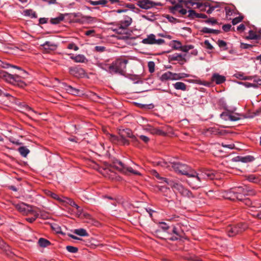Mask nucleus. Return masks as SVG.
Returning <instances> with one entry per match:
<instances>
[{
    "instance_id": "obj_1",
    "label": "nucleus",
    "mask_w": 261,
    "mask_h": 261,
    "mask_svg": "<svg viewBox=\"0 0 261 261\" xmlns=\"http://www.w3.org/2000/svg\"><path fill=\"white\" fill-rule=\"evenodd\" d=\"M172 168L176 172L185 175L189 177L187 182L193 189L201 187V183L207 179H213L215 177V173L210 170L204 169L197 172L187 165L179 163H171Z\"/></svg>"
},
{
    "instance_id": "obj_2",
    "label": "nucleus",
    "mask_w": 261,
    "mask_h": 261,
    "mask_svg": "<svg viewBox=\"0 0 261 261\" xmlns=\"http://www.w3.org/2000/svg\"><path fill=\"white\" fill-rule=\"evenodd\" d=\"M179 4L170 8L172 13L174 14L179 13L182 15L186 14L187 11L182 8L184 5L188 9H190L192 7H194V8H200L202 6L201 3L195 2L193 0H179Z\"/></svg>"
},
{
    "instance_id": "obj_3",
    "label": "nucleus",
    "mask_w": 261,
    "mask_h": 261,
    "mask_svg": "<svg viewBox=\"0 0 261 261\" xmlns=\"http://www.w3.org/2000/svg\"><path fill=\"white\" fill-rule=\"evenodd\" d=\"M128 60L123 58L117 59L111 64L106 65L102 68L111 73H119L122 74L125 72Z\"/></svg>"
},
{
    "instance_id": "obj_4",
    "label": "nucleus",
    "mask_w": 261,
    "mask_h": 261,
    "mask_svg": "<svg viewBox=\"0 0 261 261\" xmlns=\"http://www.w3.org/2000/svg\"><path fill=\"white\" fill-rule=\"evenodd\" d=\"M166 183L172 188L177 191L183 197L189 199L195 198V196L188 189L185 188L181 184L176 182L172 180L165 179Z\"/></svg>"
},
{
    "instance_id": "obj_5",
    "label": "nucleus",
    "mask_w": 261,
    "mask_h": 261,
    "mask_svg": "<svg viewBox=\"0 0 261 261\" xmlns=\"http://www.w3.org/2000/svg\"><path fill=\"white\" fill-rule=\"evenodd\" d=\"M20 76L17 74H9L5 71H0V77L13 85L23 87L25 86V84L21 81Z\"/></svg>"
},
{
    "instance_id": "obj_6",
    "label": "nucleus",
    "mask_w": 261,
    "mask_h": 261,
    "mask_svg": "<svg viewBox=\"0 0 261 261\" xmlns=\"http://www.w3.org/2000/svg\"><path fill=\"white\" fill-rule=\"evenodd\" d=\"M20 76L17 74H9L5 71H0V77L13 85L23 87L25 86V84L21 81Z\"/></svg>"
},
{
    "instance_id": "obj_7",
    "label": "nucleus",
    "mask_w": 261,
    "mask_h": 261,
    "mask_svg": "<svg viewBox=\"0 0 261 261\" xmlns=\"http://www.w3.org/2000/svg\"><path fill=\"white\" fill-rule=\"evenodd\" d=\"M242 191L243 188L242 187L235 188L228 191L223 192L222 196L225 199L230 200L242 201L244 199L243 194H242L241 193Z\"/></svg>"
},
{
    "instance_id": "obj_8",
    "label": "nucleus",
    "mask_w": 261,
    "mask_h": 261,
    "mask_svg": "<svg viewBox=\"0 0 261 261\" xmlns=\"http://www.w3.org/2000/svg\"><path fill=\"white\" fill-rule=\"evenodd\" d=\"M247 228L245 223H239L236 225H230L227 228V233L229 237H234L245 231Z\"/></svg>"
},
{
    "instance_id": "obj_9",
    "label": "nucleus",
    "mask_w": 261,
    "mask_h": 261,
    "mask_svg": "<svg viewBox=\"0 0 261 261\" xmlns=\"http://www.w3.org/2000/svg\"><path fill=\"white\" fill-rule=\"evenodd\" d=\"M132 23V18L128 15H123L118 23L119 27L118 29V33H122V31L126 30Z\"/></svg>"
},
{
    "instance_id": "obj_10",
    "label": "nucleus",
    "mask_w": 261,
    "mask_h": 261,
    "mask_svg": "<svg viewBox=\"0 0 261 261\" xmlns=\"http://www.w3.org/2000/svg\"><path fill=\"white\" fill-rule=\"evenodd\" d=\"M15 207L24 215H30L35 210L31 205L25 204L23 202L14 204Z\"/></svg>"
},
{
    "instance_id": "obj_11",
    "label": "nucleus",
    "mask_w": 261,
    "mask_h": 261,
    "mask_svg": "<svg viewBox=\"0 0 261 261\" xmlns=\"http://www.w3.org/2000/svg\"><path fill=\"white\" fill-rule=\"evenodd\" d=\"M142 42L145 44H158L161 45L165 43L164 40L162 39H156L154 34H150L147 38L142 40Z\"/></svg>"
},
{
    "instance_id": "obj_12",
    "label": "nucleus",
    "mask_w": 261,
    "mask_h": 261,
    "mask_svg": "<svg viewBox=\"0 0 261 261\" xmlns=\"http://www.w3.org/2000/svg\"><path fill=\"white\" fill-rule=\"evenodd\" d=\"M161 3H155L150 0H143L138 2V6L143 9H148L155 6H161Z\"/></svg>"
},
{
    "instance_id": "obj_13",
    "label": "nucleus",
    "mask_w": 261,
    "mask_h": 261,
    "mask_svg": "<svg viewBox=\"0 0 261 261\" xmlns=\"http://www.w3.org/2000/svg\"><path fill=\"white\" fill-rule=\"evenodd\" d=\"M253 80L252 83L250 82H242L240 84L245 86L247 88L253 87L254 88H257L259 86H261V79L258 78L256 76H252Z\"/></svg>"
},
{
    "instance_id": "obj_14",
    "label": "nucleus",
    "mask_w": 261,
    "mask_h": 261,
    "mask_svg": "<svg viewBox=\"0 0 261 261\" xmlns=\"http://www.w3.org/2000/svg\"><path fill=\"white\" fill-rule=\"evenodd\" d=\"M72 15L74 18V22L80 23H84L92 19L91 17L83 15L80 13H74Z\"/></svg>"
},
{
    "instance_id": "obj_15",
    "label": "nucleus",
    "mask_w": 261,
    "mask_h": 261,
    "mask_svg": "<svg viewBox=\"0 0 261 261\" xmlns=\"http://www.w3.org/2000/svg\"><path fill=\"white\" fill-rule=\"evenodd\" d=\"M119 135L122 137H128L132 139L133 141H136V137L133 135L132 130L129 128H126L120 131Z\"/></svg>"
},
{
    "instance_id": "obj_16",
    "label": "nucleus",
    "mask_w": 261,
    "mask_h": 261,
    "mask_svg": "<svg viewBox=\"0 0 261 261\" xmlns=\"http://www.w3.org/2000/svg\"><path fill=\"white\" fill-rule=\"evenodd\" d=\"M117 165L120 166L118 167V168H120L121 170H123L124 171H128L135 175H140L139 172L134 170L132 167L125 166V165L121 162H118Z\"/></svg>"
},
{
    "instance_id": "obj_17",
    "label": "nucleus",
    "mask_w": 261,
    "mask_h": 261,
    "mask_svg": "<svg viewBox=\"0 0 261 261\" xmlns=\"http://www.w3.org/2000/svg\"><path fill=\"white\" fill-rule=\"evenodd\" d=\"M170 60L171 61H177L180 65H183L187 62L185 57L179 54H175L171 55L170 57Z\"/></svg>"
},
{
    "instance_id": "obj_18",
    "label": "nucleus",
    "mask_w": 261,
    "mask_h": 261,
    "mask_svg": "<svg viewBox=\"0 0 261 261\" xmlns=\"http://www.w3.org/2000/svg\"><path fill=\"white\" fill-rule=\"evenodd\" d=\"M211 80L215 82L216 84L219 85L224 83L226 81V78L224 76L215 73L212 75Z\"/></svg>"
},
{
    "instance_id": "obj_19",
    "label": "nucleus",
    "mask_w": 261,
    "mask_h": 261,
    "mask_svg": "<svg viewBox=\"0 0 261 261\" xmlns=\"http://www.w3.org/2000/svg\"><path fill=\"white\" fill-rule=\"evenodd\" d=\"M206 132L210 134L214 135H222L224 134L225 130L220 129L219 127L214 126L211 127L207 129Z\"/></svg>"
},
{
    "instance_id": "obj_20",
    "label": "nucleus",
    "mask_w": 261,
    "mask_h": 261,
    "mask_svg": "<svg viewBox=\"0 0 261 261\" xmlns=\"http://www.w3.org/2000/svg\"><path fill=\"white\" fill-rule=\"evenodd\" d=\"M221 116L223 118H224L226 120L229 119L231 121H237L240 119V115L238 114L233 115V114L223 113L221 115Z\"/></svg>"
},
{
    "instance_id": "obj_21",
    "label": "nucleus",
    "mask_w": 261,
    "mask_h": 261,
    "mask_svg": "<svg viewBox=\"0 0 261 261\" xmlns=\"http://www.w3.org/2000/svg\"><path fill=\"white\" fill-rule=\"evenodd\" d=\"M64 89L67 93L74 95H77L80 92L79 89L73 88L69 85H64Z\"/></svg>"
},
{
    "instance_id": "obj_22",
    "label": "nucleus",
    "mask_w": 261,
    "mask_h": 261,
    "mask_svg": "<svg viewBox=\"0 0 261 261\" xmlns=\"http://www.w3.org/2000/svg\"><path fill=\"white\" fill-rule=\"evenodd\" d=\"M190 75L186 73H173L172 72V81L179 80L183 78L188 77Z\"/></svg>"
},
{
    "instance_id": "obj_23",
    "label": "nucleus",
    "mask_w": 261,
    "mask_h": 261,
    "mask_svg": "<svg viewBox=\"0 0 261 261\" xmlns=\"http://www.w3.org/2000/svg\"><path fill=\"white\" fill-rule=\"evenodd\" d=\"M245 178L249 181L253 182L255 184H258L260 181L259 176L258 175H254V174H249V175H245Z\"/></svg>"
},
{
    "instance_id": "obj_24",
    "label": "nucleus",
    "mask_w": 261,
    "mask_h": 261,
    "mask_svg": "<svg viewBox=\"0 0 261 261\" xmlns=\"http://www.w3.org/2000/svg\"><path fill=\"white\" fill-rule=\"evenodd\" d=\"M70 59L76 63H85L87 61L84 55L80 54L75 56H71Z\"/></svg>"
},
{
    "instance_id": "obj_25",
    "label": "nucleus",
    "mask_w": 261,
    "mask_h": 261,
    "mask_svg": "<svg viewBox=\"0 0 261 261\" xmlns=\"http://www.w3.org/2000/svg\"><path fill=\"white\" fill-rule=\"evenodd\" d=\"M42 46L47 52L50 50H54L57 48V46L55 44L49 41L45 42Z\"/></svg>"
},
{
    "instance_id": "obj_26",
    "label": "nucleus",
    "mask_w": 261,
    "mask_h": 261,
    "mask_svg": "<svg viewBox=\"0 0 261 261\" xmlns=\"http://www.w3.org/2000/svg\"><path fill=\"white\" fill-rule=\"evenodd\" d=\"M160 80L163 82L172 81V72L167 71L163 73L160 76Z\"/></svg>"
},
{
    "instance_id": "obj_27",
    "label": "nucleus",
    "mask_w": 261,
    "mask_h": 261,
    "mask_svg": "<svg viewBox=\"0 0 261 261\" xmlns=\"http://www.w3.org/2000/svg\"><path fill=\"white\" fill-rule=\"evenodd\" d=\"M173 85L176 90H180L183 91L187 90V85L183 82H177Z\"/></svg>"
},
{
    "instance_id": "obj_28",
    "label": "nucleus",
    "mask_w": 261,
    "mask_h": 261,
    "mask_svg": "<svg viewBox=\"0 0 261 261\" xmlns=\"http://www.w3.org/2000/svg\"><path fill=\"white\" fill-rule=\"evenodd\" d=\"M236 78L241 80H251L252 77L251 76H245L244 73L241 72H238L233 75Z\"/></svg>"
},
{
    "instance_id": "obj_29",
    "label": "nucleus",
    "mask_w": 261,
    "mask_h": 261,
    "mask_svg": "<svg viewBox=\"0 0 261 261\" xmlns=\"http://www.w3.org/2000/svg\"><path fill=\"white\" fill-rule=\"evenodd\" d=\"M108 1L107 0H99L96 1L89 0L88 1V3L93 6H96L99 5L105 6L108 3Z\"/></svg>"
},
{
    "instance_id": "obj_30",
    "label": "nucleus",
    "mask_w": 261,
    "mask_h": 261,
    "mask_svg": "<svg viewBox=\"0 0 261 261\" xmlns=\"http://www.w3.org/2000/svg\"><path fill=\"white\" fill-rule=\"evenodd\" d=\"M38 244L42 247H46L50 245V242L44 238H40L38 240Z\"/></svg>"
},
{
    "instance_id": "obj_31",
    "label": "nucleus",
    "mask_w": 261,
    "mask_h": 261,
    "mask_svg": "<svg viewBox=\"0 0 261 261\" xmlns=\"http://www.w3.org/2000/svg\"><path fill=\"white\" fill-rule=\"evenodd\" d=\"M170 46L176 49L181 50L182 45L180 41L177 40H173L170 43Z\"/></svg>"
},
{
    "instance_id": "obj_32",
    "label": "nucleus",
    "mask_w": 261,
    "mask_h": 261,
    "mask_svg": "<svg viewBox=\"0 0 261 261\" xmlns=\"http://www.w3.org/2000/svg\"><path fill=\"white\" fill-rule=\"evenodd\" d=\"M102 174L106 177L113 179L115 175V173L108 169H104Z\"/></svg>"
},
{
    "instance_id": "obj_33",
    "label": "nucleus",
    "mask_w": 261,
    "mask_h": 261,
    "mask_svg": "<svg viewBox=\"0 0 261 261\" xmlns=\"http://www.w3.org/2000/svg\"><path fill=\"white\" fill-rule=\"evenodd\" d=\"M74 233L77 235L83 237L88 236V233H87V231L83 228L75 229Z\"/></svg>"
},
{
    "instance_id": "obj_34",
    "label": "nucleus",
    "mask_w": 261,
    "mask_h": 261,
    "mask_svg": "<svg viewBox=\"0 0 261 261\" xmlns=\"http://www.w3.org/2000/svg\"><path fill=\"white\" fill-rule=\"evenodd\" d=\"M242 194H243V197L245 195H255V192L252 189H248L247 188H243V191L241 192Z\"/></svg>"
},
{
    "instance_id": "obj_35",
    "label": "nucleus",
    "mask_w": 261,
    "mask_h": 261,
    "mask_svg": "<svg viewBox=\"0 0 261 261\" xmlns=\"http://www.w3.org/2000/svg\"><path fill=\"white\" fill-rule=\"evenodd\" d=\"M18 151L22 156L25 157L29 153L30 150L26 147L22 146L18 148Z\"/></svg>"
},
{
    "instance_id": "obj_36",
    "label": "nucleus",
    "mask_w": 261,
    "mask_h": 261,
    "mask_svg": "<svg viewBox=\"0 0 261 261\" xmlns=\"http://www.w3.org/2000/svg\"><path fill=\"white\" fill-rule=\"evenodd\" d=\"M202 32L204 33H208V34H218L220 33V31L217 30H214L209 29L208 28L204 27L202 29Z\"/></svg>"
},
{
    "instance_id": "obj_37",
    "label": "nucleus",
    "mask_w": 261,
    "mask_h": 261,
    "mask_svg": "<svg viewBox=\"0 0 261 261\" xmlns=\"http://www.w3.org/2000/svg\"><path fill=\"white\" fill-rule=\"evenodd\" d=\"M64 17L62 15H61L57 17L51 18L50 19V22L53 24H57L59 23L61 21H62L64 19Z\"/></svg>"
},
{
    "instance_id": "obj_38",
    "label": "nucleus",
    "mask_w": 261,
    "mask_h": 261,
    "mask_svg": "<svg viewBox=\"0 0 261 261\" xmlns=\"http://www.w3.org/2000/svg\"><path fill=\"white\" fill-rule=\"evenodd\" d=\"M46 194L48 196H50L51 197V198H53V199H56L58 201H59L60 202V200H61V197H60L57 194H56V193H53L51 191H47L46 192H45Z\"/></svg>"
},
{
    "instance_id": "obj_39",
    "label": "nucleus",
    "mask_w": 261,
    "mask_h": 261,
    "mask_svg": "<svg viewBox=\"0 0 261 261\" xmlns=\"http://www.w3.org/2000/svg\"><path fill=\"white\" fill-rule=\"evenodd\" d=\"M33 215V217L27 218V220L30 223L33 222L39 216V214L35 210L30 214Z\"/></svg>"
},
{
    "instance_id": "obj_40",
    "label": "nucleus",
    "mask_w": 261,
    "mask_h": 261,
    "mask_svg": "<svg viewBox=\"0 0 261 261\" xmlns=\"http://www.w3.org/2000/svg\"><path fill=\"white\" fill-rule=\"evenodd\" d=\"M24 14L25 16H31L32 18H36V13L32 10H26L24 11Z\"/></svg>"
},
{
    "instance_id": "obj_41",
    "label": "nucleus",
    "mask_w": 261,
    "mask_h": 261,
    "mask_svg": "<svg viewBox=\"0 0 261 261\" xmlns=\"http://www.w3.org/2000/svg\"><path fill=\"white\" fill-rule=\"evenodd\" d=\"M259 37V35H257L254 31L250 30L249 32V36L247 38L250 39H257Z\"/></svg>"
},
{
    "instance_id": "obj_42",
    "label": "nucleus",
    "mask_w": 261,
    "mask_h": 261,
    "mask_svg": "<svg viewBox=\"0 0 261 261\" xmlns=\"http://www.w3.org/2000/svg\"><path fill=\"white\" fill-rule=\"evenodd\" d=\"M171 162H167L165 161H161L159 162V164L163 167H165L167 168H169L171 169L172 168V165L171 164Z\"/></svg>"
},
{
    "instance_id": "obj_43",
    "label": "nucleus",
    "mask_w": 261,
    "mask_h": 261,
    "mask_svg": "<svg viewBox=\"0 0 261 261\" xmlns=\"http://www.w3.org/2000/svg\"><path fill=\"white\" fill-rule=\"evenodd\" d=\"M153 135L165 136L166 133L158 127H155Z\"/></svg>"
},
{
    "instance_id": "obj_44",
    "label": "nucleus",
    "mask_w": 261,
    "mask_h": 261,
    "mask_svg": "<svg viewBox=\"0 0 261 261\" xmlns=\"http://www.w3.org/2000/svg\"><path fill=\"white\" fill-rule=\"evenodd\" d=\"M254 158L250 155H248L245 157H242L241 161L244 163L250 162L254 160Z\"/></svg>"
},
{
    "instance_id": "obj_45",
    "label": "nucleus",
    "mask_w": 261,
    "mask_h": 261,
    "mask_svg": "<svg viewBox=\"0 0 261 261\" xmlns=\"http://www.w3.org/2000/svg\"><path fill=\"white\" fill-rule=\"evenodd\" d=\"M109 137V139L110 140V141H112L113 143H119V137H117L115 135L110 134Z\"/></svg>"
},
{
    "instance_id": "obj_46",
    "label": "nucleus",
    "mask_w": 261,
    "mask_h": 261,
    "mask_svg": "<svg viewBox=\"0 0 261 261\" xmlns=\"http://www.w3.org/2000/svg\"><path fill=\"white\" fill-rule=\"evenodd\" d=\"M197 13L194 10H189L188 11V17L191 19H194L197 18Z\"/></svg>"
},
{
    "instance_id": "obj_47",
    "label": "nucleus",
    "mask_w": 261,
    "mask_h": 261,
    "mask_svg": "<svg viewBox=\"0 0 261 261\" xmlns=\"http://www.w3.org/2000/svg\"><path fill=\"white\" fill-rule=\"evenodd\" d=\"M148 70L150 73L154 71L155 64L153 61H150L148 63Z\"/></svg>"
},
{
    "instance_id": "obj_48",
    "label": "nucleus",
    "mask_w": 261,
    "mask_h": 261,
    "mask_svg": "<svg viewBox=\"0 0 261 261\" xmlns=\"http://www.w3.org/2000/svg\"><path fill=\"white\" fill-rule=\"evenodd\" d=\"M194 48V46L192 45H187L182 46L181 49L180 50L187 53L189 50L192 49Z\"/></svg>"
},
{
    "instance_id": "obj_49",
    "label": "nucleus",
    "mask_w": 261,
    "mask_h": 261,
    "mask_svg": "<svg viewBox=\"0 0 261 261\" xmlns=\"http://www.w3.org/2000/svg\"><path fill=\"white\" fill-rule=\"evenodd\" d=\"M0 66H1L3 68H8L9 67H12L15 68L19 69H20L19 67H18L16 66L11 65L9 64H7V63H4L2 62L1 61H0Z\"/></svg>"
},
{
    "instance_id": "obj_50",
    "label": "nucleus",
    "mask_w": 261,
    "mask_h": 261,
    "mask_svg": "<svg viewBox=\"0 0 261 261\" xmlns=\"http://www.w3.org/2000/svg\"><path fill=\"white\" fill-rule=\"evenodd\" d=\"M60 199L61 200H60V202L67 203L69 205H70L71 202L73 201V200L67 197H62V198H61Z\"/></svg>"
},
{
    "instance_id": "obj_51",
    "label": "nucleus",
    "mask_w": 261,
    "mask_h": 261,
    "mask_svg": "<svg viewBox=\"0 0 261 261\" xmlns=\"http://www.w3.org/2000/svg\"><path fill=\"white\" fill-rule=\"evenodd\" d=\"M151 173L155 177H156L157 178L159 179H161L162 180H163L165 182H166L165 181V179L166 180H169L168 179L166 178H164V177H162L160 176L159 174L155 171V170H152L151 171Z\"/></svg>"
},
{
    "instance_id": "obj_52",
    "label": "nucleus",
    "mask_w": 261,
    "mask_h": 261,
    "mask_svg": "<svg viewBox=\"0 0 261 261\" xmlns=\"http://www.w3.org/2000/svg\"><path fill=\"white\" fill-rule=\"evenodd\" d=\"M243 19V17L242 16H239L238 17H237L234 18H233L232 20V23L233 25H236L238 24V23L242 21V20Z\"/></svg>"
},
{
    "instance_id": "obj_53",
    "label": "nucleus",
    "mask_w": 261,
    "mask_h": 261,
    "mask_svg": "<svg viewBox=\"0 0 261 261\" xmlns=\"http://www.w3.org/2000/svg\"><path fill=\"white\" fill-rule=\"evenodd\" d=\"M66 249L71 253H76L78 251L77 248L71 246H67Z\"/></svg>"
},
{
    "instance_id": "obj_54",
    "label": "nucleus",
    "mask_w": 261,
    "mask_h": 261,
    "mask_svg": "<svg viewBox=\"0 0 261 261\" xmlns=\"http://www.w3.org/2000/svg\"><path fill=\"white\" fill-rule=\"evenodd\" d=\"M119 141V144H121L123 145H128L129 144L128 141L125 137H120V136Z\"/></svg>"
},
{
    "instance_id": "obj_55",
    "label": "nucleus",
    "mask_w": 261,
    "mask_h": 261,
    "mask_svg": "<svg viewBox=\"0 0 261 261\" xmlns=\"http://www.w3.org/2000/svg\"><path fill=\"white\" fill-rule=\"evenodd\" d=\"M67 48L69 49H73L75 51L79 49V47L76 45L74 43H69L67 46Z\"/></svg>"
},
{
    "instance_id": "obj_56",
    "label": "nucleus",
    "mask_w": 261,
    "mask_h": 261,
    "mask_svg": "<svg viewBox=\"0 0 261 261\" xmlns=\"http://www.w3.org/2000/svg\"><path fill=\"white\" fill-rule=\"evenodd\" d=\"M225 12L226 17H228V16H231L232 15L233 13V10H232L230 8L226 7Z\"/></svg>"
},
{
    "instance_id": "obj_57",
    "label": "nucleus",
    "mask_w": 261,
    "mask_h": 261,
    "mask_svg": "<svg viewBox=\"0 0 261 261\" xmlns=\"http://www.w3.org/2000/svg\"><path fill=\"white\" fill-rule=\"evenodd\" d=\"M231 25L230 24H224L222 26V29L225 32L229 31L231 29Z\"/></svg>"
},
{
    "instance_id": "obj_58",
    "label": "nucleus",
    "mask_w": 261,
    "mask_h": 261,
    "mask_svg": "<svg viewBox=\"0 0 261 261\" xmlns=\"http://www.w3.org/2000/svg\"><path fill=\"white\" fill-rule=\"evenodd\" d=\"M217 43L220 47H225L227 45L226 42L222 40H219Z\"/></svg>"
},
{
    "instance_id": "obj_59",
    "label": "nucleus",
    "mask_w": 261,
    "mask_h": 261,
    "mask_svg": "<svg viewBox=\"0 0 261 261\" xmlns=\"http://www.w3.org/2000/svg\"><path fill=\"white\" fill-rule=\"evenodd\" d=\"M106 48L102 46H96L95 47V50L97 52H103L105 50Z\"/></svg>"
},
{
    "instance_id": "obj_60",
    "label": "nucleus",
    "mask_w": 261,
    "mask_h": 261,
    "mask_svg": "<svg viewBox=\"0 0 261 261\" xmlns=\"http://www.w3.org/2000/svg\"><path fill=\"white\" fill-rule=\"evenodd\" d=\"M172 232L176 235L178 236H181V233L180 232V230L178 229L176 227H173L172 229Z\"/></svg>"
},
{
    "instance_id": "obj_61",
    "label": "nucleus",
    "mask_w": 261,
    "mask_h": 261,
    "mask_svg": "<svg viewBox=\"0 0 261 261\" xmlns=\"http://www.w3.org/2000/svg\"><path fill=\"white\" fill-rule=\"evenodd\" d=\"M95 34V31L94 30H90L85 32V34L87 36H93Z\"/></svg>"
},
{
    "instance_id": "obj_62",
    "label": "nucleus",
    "mask_w": 261,
    "mask_h": 261,
    "mask_svg": "<svg viewBox=\"0 0 261 261\" xmlns=\"http://www.w3.org/2000/svg\"><path fill=\"white\" fill-rule=\"evenodd\" d=\"M160 227L164 230H166L169 228V226L164 222L160 223Z\"/></svg>"
},
{
    "instance_id": "obj_63",
    "label": "nucleus",
    "mask_w": 261,
    "mask_h": 261,
    "mask_svg": "<svg viewBox=\"0 0 261 261\" xmlns=\"http://www.w3.org/2000/svg\"><path fill=\"white\" fill-rule=\"evenodd\" d=\"M140 138L145 143H147L149 141V138L144 135H141Z\"/></svg>"
},
{
    "instance_id": "obj_64",
    "label": "nucleus",
    "mask_w": 261,
    "mask_h": 261,
    "mask_svg": "<svg viewBox=\"0 0 261 261\" xmlns=\"http://www.w3.org/2000/svg\"><path fill=\"white\" fill-rule=\"evenodd\" d=\"M204 44L205 45L206 47L208 49H212L213 48V46L208 40H205L204 41Z\"/></svg>"
}]
</instances>
